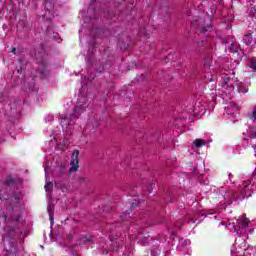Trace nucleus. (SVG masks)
I'll return each mask as SVG.
<instances>
[{"instance_id": "nucleus-1", "label": "nucleus", "mask_w": 256, "mask_h": 256, "mask_svg": "<svg viewBox=\"0 0 256 256\" xmlns=\"http://www.w3.org/2000/svg\"><path fill=\"white\" fill-rule=\"evenodd\" d=\"M86 104H87V98L80 97L78 99L76 107L73 110V113L70 114L69 116L62 117L60 124L65 131L69 130V127L71 125V120L75 117H78L79 113L85 111L87 107L85 106Z\"/></svg>"}, {"instance_id": "nucleus-2", "label": "nucleus", "mask_w": 256, "mask_h": 256, "mask_svg": "<svg viewBox=\"0 0 256 256\" xmlns=\"http://www.w3.org/2000/svg\"><path fill=\"white\" fill-rule=\"evenodd\" d=\"M232 229H234V233L235 235H238V237H247L249 232L253 230L249 228V219H247L245 216L239 217L236 225L232 226Z\"/></svg>"}, {"instance_id": "nucleus-3", "label": "nucleus", "mask_w": 256, "mask_h": 256, "mask_svg": "<svg viewBox=\"0 0 256 256\" xmlns=\"http://www.w3.org/2000/svg\"><path fill=\"white\" fill-rule=\"evenodd\" d=\"M251 182L244 183V190L240 193L239 196L235 195L232 191H228L224 195L226 201H235V199H245V197H250L249 191H251Z\"/></svg>"}, {"instance_id": "nucleus-4", "label": "nucleus", "mask_w": 256, "mask_h": 256, "mask_svg": "<svg viewBox=\"0 0 256 256\" xmlns=\"http://www.w3.org/2000/svg\"><path fill=\"white\" fill-rule=\"evenodd\" d=\"M235 83L234 79H231L229 77L224 78L222 82V89L224 90V93L226 95H231L233 93L235 86L233 84Z\"/></svg>"}, {"instance_id": "nucleus-5", "label": "nucleus", "mask_w": 256, "mask_h": 256, "mask_svg": "<svg viewBox=\"0 0 256 256\" xmlns=\"http://www.w3.org/2000/svg\"><path fill=\"white\" fill-rule=\"evenodd\" d=\"M70 173H75L77 169H79V151L76 150L72 153L71 155V160H70Z\"/></svg>"}, {"instance_id": "nucleus-6", "label": "nucleus", "mask_w": 256, "mask_h": 256, "mask_svg": "<svg viewBox=\"0 0 256 256\" xmlns=\"http://www.w3.org/2000/svg\"><path fill=\"white\" fill-rule=\"evenodd\" d=\"M205 21H207V25L205 26ZM198 25L200 27V33L202 35H205V33H208L209 31H212L213 26L211 25V20L209 18L207 20L199 19Z\"/></svg>"}, {"instance_id": "nucleus-7", "label": "nucleus", "mask_w": 256, "mask_h": 256, "mask_svg": "<svg viewBox=\"0 0 256 256\" xmlns=\"http://www.w3.org/2000/svg\"><path fill=\"white\" fill-rule=\"evenodd\" d=\"M45 17L46 19H51L53 17V13L51 12V9H53V0H45Z\"/></svg>"}, {"instance_id": "nucleus-8", "label": "nucleus", "mask_w": 256, "mask_h": 256, "mask_svg": "<svg viewBox=\"0 0 256 256\" xmlns=\"http://www.w3.org/2000/svg\"><path fill=\"white\" fill-rule=\"evenodd\" d=\"M98 127H99V123L94 122V123H88L86 125L85 129H86V131H90L91 133H95L97 131Z\"/></svg>"}, {"instance_id": "nucleus-9", "label": "nucleus", "mask_w": 256, "mask_h": 256, "mask_svg": "<svg viewBox=\"0 0 256 256\" xmlns=\"http://www.w3.org/2000/svg\"><path fill=\"white\" fill-rule=\"evenodd\" d=\"M47 212L49 214V219H50L51 223H53V215L55 213V207L53 205L49 204L47 207Z\"/></svg>"}, {"instance_id": "nucleus-10", "label": "nucleus", "mask_w": 256, "mask_h": 256, "mask_svg": "<svg viewBox=\"0 0 256 256\" xmlns=\"http://www.w3.org/2000/svg\"><path fill=\"white\" fill-rule=\"evenodd\" d=\"M236 85H237L238 92L243 93V95L249 93V89L246 88L245 86H243V84H241V82L236 83Z\"/></svg>"}, {"instance_id": "nucleus-11", "label": "nucleus", "mask_w": 256, "mask_h": 256, "mask_svg": "<svg viewBox=\"0 0 256 256\" xmlns=\"http://www.w3.org/2000/svg\"><path fill=\"white\" fill-rule=\"evenodd\" d=\"M244 43L246 45H251V43H253V36H251V34H245L244 35Z\"/></svg>"}, {"instance_id": "nucleus-12", "label": "nucleus", "mask_w": 256, "mask_h": 256, "mask_svg": "<svg viewBox=\"0 0 256 256\" xmlns=\"http://www.w3.org/2000/svg\"><path fill=\"white\" fill-rule=\"evenodd\" d=\"M230 109L232 110L231 115L239 113V106L234 102L230 103Z\"/></svg>"}, {"instance_id": "nucleus-13", "label": "nucleus", "mask_w": 256, "mask_h": 256, "mask_svg": "<svg viewBox=\"0 0 256 256\" xmlns=\"http://www.w3.org/2000/svg\"><path fill=\"white\" fill-rule=\"evenodd\" d=\"M248 67H250L252 71H256V58H252L249 60Z\"/></svg>"}, {"instance_id": "nucleus-14", "label": "nucleus", "mask_w": 256, "mask_h": 256, "mask_svg": "<svg viewBox=\"0 0 256 256\" xmlns=\"http://www.w3.org/2000/svg\"><path fill=\"white\" fill-rule=\"evenodd\" d=\"M194 145H195V147H197L199 149L200 147H203L205 145V140H203V139H196L194 141Z\"/></svg>"}, {"instance_id": "nucleus-15", "label": "nucleus", "mask_w": 256, "mask_h": 256, "mask_svg": "<svg viewBox=\"0 0 256 256\" xmlns=\"http://www.w3.org/2000/svg\"><path fill=\"white\" fill-rule=\"evenodd\" d=\"M68 239H79V236L77 235V233L73 232L68 235Z\"/></svg>"}, {"instance_id": "nucleus-16", "label": "nucleus", "mask_w": 256, "mask_h": 256, "mask_svg": "<svg viewBox=\"0 0 256 256\" xmlns=\"http://www.w3.org/2000/svg\"><path fill=\"white\" fill-rule=\"evenodd\" d=\"M87 241H89V239H87V237L83 236L82 238H80V242L76 243V245H83V243H87Z\"/></svg>"}, {"instance_id": "nucleus-17", "label": "nucleus", "mask_w": 256, "mask_h": 256, "mask_svg": "<svg viewBox=\"0 0 256 256\" xmlns=\"http://www.w3.org/2000/svg\"><path fill=\"white\" fill-rule=\"evenodd\" d=\"M52 187H53V184H51V183H47V184H45V186H44V188H45L46 191H49V189H51Z\"/></svg>"}, {"instance_id": "nucleus-18", "label": "nucleus", "mask_w": 256, "mask_h": 256, "mask_svg": "<svg viewBox=\"0 0 256 256\" xmlns=\"http://www.w3.org/2000/svg\"><path fill=\"white\" fill-rule=\"evenodd\" d=\"M250 13L252 17H256V8H251Z\"/></svg>"}, {"instance_id": "nucleus-19", "label": "nucleus", "mask_w": 256, "mask_h": 256, "mask_svg": "<svg viewBox=\"0 0 256 256\" xmlns=\"http://www.w3.org/2000/svg\"><path fill=\"white\" fill-rule=\"evenodd\" d=\"M235 47V44H231V49H232V52L235 53L237 51V48H234Z\"/></svg>"}, {"instance_id": "nucleus-20", "label": "nucleus", "mask_w": 256, "mask_h": 256, "mask_svg": "<svg viewBox=\"0 0 256 256\" xmlns=\"http://www.w3.org/2000/svg\"><path fill=\"white\" fill-rule=\"evenodd\" d=\"M153 189V184H151L148 188H147V191L148 193H151V190Z\"/></svg>"}, {"instance_id": "nucleus-21", "label": "nucleus", "mask_w": 256, "mask_h": 256, "mask_svg": "<svg viewBox=\"0 0 256 256\" xmlns=\"http://www.w3.org/2000/svg\"><path fill=\"white\" fill-rule=\"evenodd\" d=\"M48 121H53V115L47 117Z\"/></svg>"}, {"instance_id": "nucleus-22", "label": "nucleus", "mask_w": 256, "mask_h": 256, "mask_svg": "<svg viewBox=\"0 0 256 256\" xmlns=\"http://www.w3.org/2000/svg\"><path fill=\"white\" fill-rule=\"evenodd\" d=\"M247 253H249V249H245V255H247Z\"/></svg>"}, {"instance_id": "nucleus-23", "label": "nucleus", "mask_w": 256, "mask_h": 256, "mask_svg": "<svg viewBox=\"0 0 256 256\" xmlns=\"http://www.w3.org/2000/svg\"><path fill=\"white\" fill-rule=\"evenodd\" d=\"M15 51H16V49H15V48H13L12 53H15Z\"/></svg>"}, {"instance_id": "nucleus-24", "label": "nucleus", "mask_w": 256, "mask_h": 256, "mask_svg": "<svg viewBox=\"0 0 256 256\" xmlns=\"http://www.w3.org/2000/svg\"><path fill=\"white\" fill-rule=\"evenodd\" d=\"M205 67H209V65L207 64V62H205Z\"/></svg>"}, {"instance_id": "nucleus-25", "label": "nucleus", "mask_w": 256, "mask_h": 256, "mask_svg": "<svg viewBox=\"0 0 256 256\" xmlns=\"http://www.w3.org/2000/svg\"><path fill=\"white\" fill-rule=\"evenodd\" d=\"M111 251H116L115 248H112Z\"/></svg>"}, {"instance_id": "nucleus-26", "label": "nucleus", "mask_w": 256, "mask_h": 256, "mask_svg": "<svg viewBox=\"0 0 256 256\" xmlns=\"http://www.w3.org/2000/svg\"><path fill=\"white\" fill-rule=\"evenodd\" d=\"M192 25H195V21H194V22H192Z\"/></svg>"}, {"instance_id": "nucleus-27", "label": "nucleus", "mask_w": 256, "mask_h": 256, "mask_svg": "<svg viewBox=\"0 0 256 256\" xmlns=\"http://www.w3.org/2000/svg\"><path fill=\"white\" fill-rule=\"evenodd\" d=\"M45 173L47 174V170H46V168H45Z\"/></svg>"}, {"instance_id": "nucleus-28", "label": "nucleus", "mask_w": 256, "mask_h": 256, "mask_svg": "<svg viewBox=\"0 0 256 256\" xmlns=\"http://www.w3.org/2000/svg\"><path fill=\"white\" fill-rule=\"evenodd\" d=\"M93 3H95V0H92Z\"/></svg>"}, {"instance_id": "nucleus-29", "label": "nucleus", "mask_w": 256, "mask_h": 256, "mask_svg": "<svg viewBox=\"0 0 256 256\" xmlns=\"http://www.w3.org/2000/svg\"><path fill=\"white\" fill-rule=\"evenodd\" d=\"M133 205H135V203H132V207H133Z\"/></svg>"}, {"instance_id": "nucleus-30", "label": "nucleus", "mask_w": 256, "mask_h": 256, "mask_svg": "<svg viewBox=\"0 0 256 256\" xmlns=\"http://www.w3.org/2000/svg\"><path fill=\"white\" fill-rule=\"evenodd\" d=\"M106 253H109V250H107Z\"/></svg>"}, {"instance_id": "nucleus-31", "label": "nucleus", "mask_w": 256, "mask_h": 256, "mask_svg": "<svg viewBox=\"0 0 256 256\" xmlns=\"http://www.w3.org/2000/svg\"><path fill=\"white\" fill-rule=\"evenodd\" d=\"M255 155H256V150H255Z\"/></svg>"}]
</instances>
